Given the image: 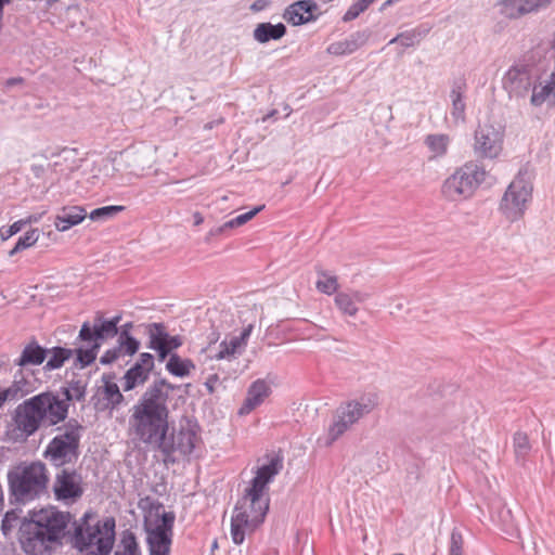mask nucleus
I'll use <instances>...</instances> for the list:
<instances>
[{
    "instance_id": "obj_1",
    "label": "nucleus",
    "mask_w": 555,
    "mask_h": 555,
    "mask_svg": "<svg viewBox=\"0 0 555 555\" xmlns=\"http://www.w3.org/2000/svg\"><path fill=\"white\" fill-rule=\"evenodd\" d=\"M70 521L69 512L53 506L28 511L27 521L22 526V550L27 555L54 553L69 537Z\"/></svg>"
},
{
    "instance_id": "obj_2",
    "label": "nucleus",
    "mask_w": 555,
    "mask_h": 555,
    "mask_svg": "<svg viewBox=\"0 0 555 555\" xmlns=\"http://www.w3.org/2000/svg\"><path fill=\"white\" fill-rule=\"evenodd\" d=\"M87 384L72 378L61 387L62 397L51 390L40 392L20 403L11 416H67L70 402L85 400Z\"/></svg>"
},
{
    "instance_id": "obj_3",
    "label": "nucleus",
    "mask_w": 555,
    "mask_h": 555,
    "mask_svg": "<svg viewBox=\"0 0 555 555\" xmlns=\"http://www.w3.org/2000/svg\"><path fill=\"white\" fill-rule=\"evenodd\" d=\"M89 518L90 514L86 513L78 521H74L69 543L79 555H109L116 540L115 518L108 516L94 525L89 522Z\"/></svg>"
},
{
    "instance_id": "obj_4",
    "label": "nucleus",
    "mask_w": 555,
    "mask_h": 555,
    "mask_svg": "<svg viewBox=\"0 0 555 555\" xmlns=\"http://www.w3.org/2000/svg\"><path fill=\"white\" fill-rule=\"evenodd\" d=\"M7 478L11 503L26 504L47 492L49 477L41 462L17 466L8 472Z\"/></svg>"
},
{
    "instance_id": "obj_5",
    "label": "nucleus",
    "mask_w": 555,
    "mask_h": 555,
    "mask_svg": "<svg viewBox=\"0 0 555 555\" xmlns=\"http://www.w3.org/2000/svg\"><path fill=\"white\" fill-rule=\"evenodd\" d=\"M250 487L237 501L231 518V537L233 543L240 545L245 540L246 532H253L263 522L269 511V494L258 492L254 498Z\"/></svg>"
},
{
    "instance_id": "obj_6",
    "label": "nucleus",
    "mask_w": 555,
    "mask_h": 555,
    "mask_svg": "<svg viewBox=\"0 0 555 555\" xmlns=\"http://www.w3.org/2000/svg\"><path fill=\"white\" fill-rule=\"evenodd\" d=\"M485 179V168L476 162H467L444 180L441 193L448 201L467 199L473 196Z\"/></svg>"
},
{
    "instance_id": "obj_7",
    "label": "nucleus",
    "mask_w": 555,
    "mask_h": 555,
    "mask_svg": "<svg viewBox=\"0 0 555 555\" xmlns=\"http://www.w3.org/2000/svg\"><path fill=\"white\" fill-rule=\"evenodd\" d=\"M82 426L73 418L65 430L56 435L48 444L44 457L55 467L75 462L79 456L80 430Z\"/></svg>"
},
{
    "instance_id": "obj_8",
    "label": "nucleus",
    "mask_w": 555,
    "mask_h": 555,
    "mask_svg": "<svg viewBox=\"0 0 555 555\" xmlns=\"http://www.w3.org/2000/svg\"><path fill=\"white\" fill-rule=\"evenodd\" d=\"M532 191L533 186L527 169H520L507 186L500 203V210L507 220L514 222L522 218L528 203L532 198Z\"/></svg>"
},
{
    "instance_id": "obj_9",
    "label": "nucleus",
    "mask_w": 555,
    "mask_h": 555,
    "mask_svg": "<svg viewBox=\"0 0 555 555\" xmlns=\"http://www.w3.org/2000/svg\"><path fill=\"white\" fill-rule=\"evenodd\" d=\"M131 430L139 441L165 453L169 430L168 418H133Z\"/></svg>"
},
{
    "instance_id": "obj_10",
    "label": "nucleus",
    "mask_w": 555,
    "mask_h": 555,
    "mask_svg": "<svg viewBox=\"0 0 555 555\" xmlns=\"http://www.w3.org/2000/svg\"><path fill=\"white\" fill-rule=\"evenodd\" d=\"M197 428V424L192 418H182L179 427L172 426L171 433H168L165 454L173 452L182 455L191 454L201 440Z\"/></svg>"
},
{
    "instance_id": "obj_11",
    "label": "nucleus",
    "mask_w": 555,
    "mask_h": 555,
    "mask_svg": "<svg viewBox=\"0 0 555 555\" xmlns=\"http://www.w3.org/2000/svg\"><path fill=\"white\" fill-rule=\"evenodd\" d=\"M504 131L500 126L486 122L475 131L474 151L478 157L493 159L502 152Z\"/></svg>"
},
{
    "instance_id": "obj_12",
    "label": "nucleus",
    "mask_w": 555,
    "mask_h": 555,
    "mask_svg": "<svg viewBox=\"0 0 555 555\" xmlns=\"http://www.w3.org/2000/svg\"><path fill=\"white\" fill-rule=\"evenodd\" d=\"M167 393L153 383L141 397L138 404L133 406L132 416H168L169 410L166 405Z\"/></svg>"
},
{
    "instance_id": "obj_13",
    "label": "nucleus",
    "mask_w": 555,
    "mask_h": 555,
    "mask_svg": "<svg viewBox=\"0 0 555 555\" xmlns=\"http://www.w3.org/2000/svg\"><path fill=\"white\" fill-rule=\"evenodd\" d=\"M82 477L76 470L63 468L56 474L53 483V492L57 500L76 501L83 494Z\"/></svg>"
},
{
    "instance_id": "obj_14",
    "label": "nucleus",
    "mask_w": 555,
    "mask_h": 555,
    "mask_svg": "<svg viewBox=\"0 0 555 555\" xmlns=\"http://www.w3.org/2000/svg\"><path fill=\"white\" fill-rule=\"evenodd\" d=\"M118 334V327H114L113 322L104 319L102 312H96L93 324L86 321L82 323L78 339L85 343H102L103 340L114 338Z\"/></svg>"
},
{
    "instance_id": "obj_15",
    "label": "nucleus",
    "mask_w": 555,
    "mask_h": 555,
    "mask_svg": "<svg viewBox=\"0 0 555 555\" xmlns=\"http://www.w3.org/2000/svg\"><path fill=\"white\" fill-rule=\"evenodd\" d=\"M533 80L527 66L511 67L503 78V87L509 96L524 98L532 88Z\"/></svg>"
},
{
    "instance_id": "obj_16",
    "label": "nucleus",
    "mask_w": 555,
    "mask_h": 555,
    "mask_svg": "<svg viewBox=\"0 0 555 555\" xmlns=\"http://www.w3.org/2000/svg\"><path fill=\"white\" fill-rule=\"evenodd\" d=\"M319 7L314 0H298L289 4L283 13V18L293 26L315 22L321 13H315Z\"/></svg>"
},
{
    "instance_id": "obj_17",
    "label": "nucleus",
    "mask_w": 555,
    "mask_h": 555,
    "mask_svg": "<svg viewBox=\"0 0 555 555\" xmlns=\"http://www.w3.org/2000/svg\"><path fill=\"white\" fill-rule=\"evenodd\" d=\"M115 374H104L102 376L104 385L91 398V402L96 411H103L107 408L114 409L124 400L118 385L113 382Z\"/></svg>"
},
{
    "instance_id": "obj_18",
    "label": "nucleus",
    "mask_w": 555,
    "mask_h": 555,
    "mask_svg": "<svg viewBox=\"0 0 555 555\" xmlns=\"http://www.w3.org/2000/svg\"><path fill=\"white\" fill-rule=\"evenodd\" d=\"M283 469L282 456L275 454L270 457L269 462L258 467L256 476L250 481V488L254 498L258 492L268 493V485Z\"/></svg>"
},
{
    "instance_id": "obj_19",
    "label": "nucleus",
    "mask_w": 555,
    "mask_h": 555,
    "mask_svg": "<svg viewBox=\"0 0 555 555\" xmlns=\"http://www.w3.org/2000/svg\"><path fill=\"white\" fill-rule=\"evenodd\" d=\"M377 404L376 393H365L357 400L343 402L336 409V416H364L374 412Z\"/></svg>"
},
{
    "instance_id": "obj_20",
    "label": "nucleus",
    "mask_w": 555,
    "mask_h": 555,
    "mask_svg": "<svg viewBox=\"0 0 555 555\" xmlns=\"http://www.w3.org/2000/svg\"><path fill=\"white\" fill-rule=\"evenodd\" d=\"M552 0H502V13L512 20L538 12L551 4Z\"/></svg>"
},
{
    "instance_id": "obj_21",
    "label": "nucleus",
    "mask_w": 555,
    "mask_h": 555,
    "mask_svg": "<svg viewBox=\"0 0 555 555\" xmlns=\"http://www.w3.org/2000/svg\"><path fill=\"white\" fill-rule=\"evenodd\" d=\"M48 354L49 349L40 346L34 338L24 347L21 356L14 361V364L22 369L29 365H40L44 362Z\"/></svg>"
},
{
    "instance_id": "obj_22",
    "label": "nucleus",
    "mask_w": 555,
    "mask_h": 555,
    "mask_svg": "<svg viewBox=\"0 0 555 555\" xmlns=\"http://www.w3.org/2000/svg\"><path fill=\"white\" fill-rule=\"evenodd\" d=\"M270 393V387L263 380H256L248 388L247 396L243 405L238 410V415L249 414L259 404H261Z\"/></svg>"
},
{
    "instance_id": "obj_23",
    "label": "nucleus",
    "mask_w": 555,
    "mask_h": 555,
    "mask_svg": "<svg viewBox=\"0 0 555 555\" xmlns=\"http://www.w3.org/2000/svg\"><path fill=\"white\" fill-rule=\"evenodd\" d=\"M87 217V211L80 206L63 207L55 216L54 225L57 231L65 232L79 224Z\"/></svg>"
},
{
    "instance_id": "obj_24",
    "label": "nucleus",
    "mask_w": 555,
    "mask_h": 555,
    "mask_svg": "<svg viewBox=\"0 0 555 555\" xmlns=\"http://www.w3.org/2000/svg\"><path fill=\"white\" fill-rule=\"evenodd\" d=\"M467 83L464 77H457L452 81L450 98L452 101L451 115L455 120L465 119L466 104L463 100Z\"/></svg>"
},
{
    "instance_id": "obj_25",
    "label": "nucleus",
    "mask_w": 555,
    "mask_h": 555,
    "mask_svg": "<svg viewBox=\"0 0 555 555\" xmlns=\"http://www.w3.org/2000/svg\"><path fill=\"white\" fill-rule=\"evenodd\" d=\"M287 33V28L283 23L271 24L269 22L259 23L254 31V39L263 44L269 42L270 40H280Z\"/></svg>"
},
{
    "instance_id": "obj_26",
    "label": "nucleus",
    "mask_w": 555,
    "mask_h": 555,
    "mask_svg": "<svg viewBox=\"0 0 555 555\" xmlns=\"http://www.w3.org/2000/svg\"><path fill=\"white\" fill-rule=\"evenodd\" d=\"M23 511L21 508H15L8 511L1 522V530L5 537H11V534L17 529V540L20 545L22 546V526L27 521V515L22 516Z\"/></svg>"
},
{
    "instance_id": "obj_27",
    "label": "nucleus",
    "mask_w": 555,
    "mask_h": 555,
    "mask_svg": "<svg viewBox=\"0 0 555 555\" xmlns=\"http://www.w3.org/2000/svg\"><path fill=\"white\" fill-rule=\"evenodd\" d=\"M146 544L150 555H169L172 538L160 531H146Z\"/></svg>"
},
{
    "instance_id": "obj_28",
    "label": "nucleus",
    "mask_w": 555,
    "mask_h": 555,
    "mask_svg": "<svg viewBox=\"0 0 555 555\" xmlns=\"http://www.w3.org/2000/svg\"><path fill=\"white\" fill-rule=\"evenodd\" d=\"M428 31L429 29L424 26L405 30L392 38L388 44L399 43L402 48H411L418 44L427 36Z\"/></svg>"
},
{
    "instance_id": "obj_29",
    "label": "nucleus",
    "mask_w": 555,
    "mask_h": 555,
    "mask_svg": "<svg viewBox=\"0 0 555 555\" xmlns=\"http://www.w3.org/2000/svg\"><path fill=\"white\" fill-rule=\"evenodd\" d=\"M195 369V364L191 359H183L178 353L170 354L166 370L176 377H186L191 371Z\"/></svg>"
},
{
    "instance_id": "obj_30",
    "label": "nucleus",
    "mask_w": 555,
    "mask_h": 555,
    "mask_svg": "<svg viewBox=\"0 0 555 555\" xmlns=\"http://www.w3.org/2000/svg\"><path fill=\"white\" fill-rule=\"evenodd\" d=\"M4 389L5 390H13L14 392H16L12 398H10L11 402H16L20 399H22L25 396H27L30 392H33L34 391V386H33V384L29 380H27L24 377L23 371L18 370L14 374V379L11 383V385L9 387H5Z\"/></svg>"
},
{
    "instance_id": "obj_31",
    "label": "nucleus",
    "mask_w": 555,
    "mask_h": 555,
    "mask_svg": "<svg viewBox=\"0 0 555 555\" xmlns=\"http://www.w3.org/2000/svg\"><path fill=\"white\" fill-rule=\"evenodd\" d=\"M149 376L150 372L134 363L124 375V390L129 391L139 385H143L149 379Z\"/></svg>"
},
{
    "instance_id": "obj_32",
    "label": "nucleus",
    "mask_w": 555,
    "mask_h": 555,
    "mask_svg": "<svg viewBox=\"0 0 555 555\" xmlns=\"http://www.w3.org/2000/svg\"><path fill=\"white\" fill-rule=\"evenodd\" d=\"M49 353H51V356L43 369L46 371H53L62 367L64 363L73 357L74 350L56 346L49 349Z\"/></svg>"
},
{
    "instance_id": "obj_33",
    "label": "nucleus",
    "mask_w": 555,
    "mask_h": 555,
    "mask_svg": "<svg viewBox=\"0 0 555 555\" xmlns=\"http://www.w3.org/2000/svg\"><path fill=\"white\" fill-rule=\"evenodd\" d=\"M358 418H339L328 426L327 434L323 438L324 446L333 444L346 430H348Z\"/></svg>"
},
{
    "instance_id": "obj_34",
    "label": "nucleus",
    "mask_w": 555,
    "mask_h": 555,
    "mask_svg": "<svg viewBox=\"0 0 555 555\" xmlns=\"http://www.w3.org/2000/svg\"><path fill=\"white\" fill-rule=\"evenodd\" d=\"M146 334L149 336L147 347H160L165 346L168 339L169 333L164 323H150L146 325Z\"/></svg>"
},
{
    "instance_id": "obj_35",
    "label": "nucleus",
    "mask_w": 555,
    "mask_h": 555,
    "mask_svg": "<svg viewBox=\"0 0 555 555\" xmlns=\"http://www.w3.org/2000/svg\"><path fill=\"white\" fill-rule=\"evenodd\" d=\"M114 555H141L135 534L130 530H125L121 534L118 548Z\"/></svg>"
},
{
    "instance_id": "obj_36",
    "label": "nucleus",
    "mask_w": 555,
    "mask_h": 555,
    "mask_svg": "<svg viewBox=\"0 0 555 555\" xmlns=\"http://www.w3.org/2000/svg\"><path fill=\"white\" fill-rule=\"evenodd\" d=\"M450 143L448 134H428L425 138V144L433 153V157H442L447 154Z\"/></svg>"
},
{
    "instance_id": "obj_37",
    "label": "nucleus",
    "mask_w": 555,
    "mask_h": 555,
    "mask_svg": "<svg viewBox=\"0 0 555 555\" xmlns=\"http://www.w3.org/2000/svg\"><path fill=\"white\" fill-rule=\"evenodd\" d=\"M100 348H101L100 343H91V346L89 348L79 347V348L75 349L74 350V353H76L75 366L85 369V367L91 365L95 361Z\"/></svg>"
},
{
    "instance_id": "obj_38",
    "label": "nucleus",
    "mask_w": 555,
    "mask_h": 555,
    "mask_svg": "<svg viewBox=\"0 0 555 555\" xmlns=\"http://www.w3.org/2000/svg\"><path fill=\"white\" fill-rule=\"evenodd\" d=\"M335 305L339 311L349 317H354L358 312V307L354 304V299L349 293L338 292L335 296Z\"/></svg>"
},
{
    "instance_id": "obj_39",
    "label": "nucleus",
    "mask_w": 555,
    "mask_h": 555,
    "mask_svg": "<svg viewBox=\"0 0 555 555\" xmlns=\"http://www.w3.org/2000/svg\"><path fill=\"white\" fill-rule=\"evenodd\" d=\"M18 428L23 430L26 437L33 435L39 428L42 421L46 418H13ZM50 421L49 425H56L59 422L64 421L65 418H48Z\"/></svg>"
},
{
    "instance_id": "obj_40",
    "label": "nucleus",
    "mask_w": 555,
    "mask_h": 555,
    "mask_svg": "<svg viewBox=\"0 0 555 555\" xmlns=\"http://www.w3.org/2000/svg\"><path fill=\"white\" fill-rule=\"evenodd\" d=\"M117 350L120 356H133L140 349V341L132 335L118 336Z\"/></svg>"
},
{
    "instance_id": "obj_41",
    "label": "nucleus",
    "mask_w": 555,
    "mask_h": 555,
    "mask_svg": "<svg viewBox=\"0 0 555 555\" xmlns=\"http://www.w3.org/2000/svg\"><path fill=\"white\" fill-rule=\"evenodd\" d=\"M126 209L121 205H109L93 209L89 217L92 221H106Z\"/></svg>"
},
{
    "instance_id": "obj_42",
    "label": "nucleus",
    "mask_w": 555,
    "mask_h": 555,
    "mask_svg": "<svg viewBox=\"0 0 555 555\" xmlns=\"http://www.w3.org/2000/svg\"><path fill=\"white\" fill-rule=\"evenodd\" d=\"M322 279L315 283L317 289L323 294L332 295L337 292L338 282L335 275H328L325 271H318Z\"/></svg>"
},
{
    "instance_id": "obj_43",
    "label": "nucleus",
    "mask_w": 555,
    "mask_h": 555,
    "mask_svg": "<svg viewBox=\"0 0 555 555\" xmlns=\"http://www.w3.org/2000/svg\"><path fill=\"white\" fill-rule=\"evenodd\" d=\"M39 238V231L38 229H31L27 231L24 235L20 236L15 246L10 251V256H13L33 245L36 244V242Z\"/></svg>"
},
{
    "instance_id": "obj_44",
    "label": "nucleus",
    "mask_w": 555,
    "mask_h": 555,
    "mask_svg": "<svg viewBox=\"0 0 555 555\" xmlns=\"http://www.w3.org/2000/svg\"><path fill=\"white\" fill-rule=\"evenodd\" d=\"M555 86V74L553 73L551 76V82L543 86L540 91H537V88L533 87L532 95H531V104L533 106H540L544 103L546 98L552 93Z\"/></svg>"
},
{
    "instance_id": "obj_45",
    "label": "nucleus",
    "mask_w": 555,
    "mask_h": 555,
    "mask_svg": "<svg viewBox=\"0 0 555 555\" xmlns=\"http://www.w3.org/2000/svg\"><path fill=\"white\" fill-rule=\"evenodd\" d=\"M302 404H299L301 406ZM298 412L306 416H317L319 414L327 415L330 410L327 409V403L322 402L321 400H311L305 404L304 410L300 408L297 409Z\"/></svg>"
},
{
    "instance_id": "obj_46",
    "label": "nucleus",
    "mask_w": 555,
    "mask_h": 555,
    "mask_svg": "<svg viewBox=\"0 0 555 555\" xmlns=\"http://www.w3.org/2000/svg\"><path fill=\"white\" fill-rule=\"evenodd\" d=\"M243 346H245L244 343L241 341L237 336L232 337L229 343L224 340V341H222L220 344V350L217 353L216 358L218 360H221V359H224L227 357L233 356Z\"/></svg>"
},
{
    "instance_id": "obj_47",
    "label": "nucleus",
    "mask_w": 555,
    "mask_h": 555,
    "mask_svg": "<svg viewBox=\"0 0 555 555\" xmlns=\"http://www.w3.org/2000/svg\"><path fill=\"white\" fill-rule=\"evenodd\" d=\"M326 51L328 54L336 56L349 55L356 52L348 37L344 40L331 43Z\"/></svg>"
},
{
    "instance_id": "obj_48",
    "label": "nucleus",
    "mask_w": 555,
    "mask_h": 555,
    "mask_svg": "<svg viewBox=\"0 0 555 555\" xmlns=\"http://www.w3.org/2000/svg\"><path fill=\"white\" fill-rule=\"evenodd\" d=\"M176 516L172 512H164L160 517V524L157 525L153 529H147V531L156 532L160 531L165 535L172 538V528L175 524Z\"/></svg>"
},
{
    "instance_id": "obj_49",
    "label": "nucleus",
    "mask_w": 555,
    "mask_h": 555,
    "mask_svg": "<svg viewBox=\"0 0 555 555\" xmlns=\"http://www.w3.org/2000/svg\"><path fill=\"white\" fill-rule=\"evenodd\" d=\"M463 537L457 529H453L451 532L449 555H463Z\"/></svg>"
},
{
    "instance_id": "obj_50",
    "label": "nucleus",
    "mask_w": 555,
    "mask_h": 555,
    "mask_svg": "<svg viewBox=\"0 0 555 555\" xmlns=\"http://www.w3.org/2000/svg\"><path fill=\"white\" fill-rule=\"evenodd\" d=\"M371 37L370 29L358 30L348 36L353 49L357 51L363 47Z\"/></svg>"
},
{
    "instance_id": "obj_51",
    "label": "nucleus",
    "mask_w": 555,
    "mask_h": 555,
    "mask_svg": "<svg viewBox=\"0 0 555 555\" xmlns=\"http://www.w3.org/2000/svg\"><path fill=\"white\" fill-rule=\"evenodd\" d=\"M514 448L518 456L527 454L530 450L528 436L524 433H516L514 435Z\"/></svg>"
},
{
    "instance_id": "obj_52",
    "label": "nucleus",
    "mask_w": 555,
    "mask_h": 555,
    "mask_svg": "<svg viewBox=\"0 0 555 555\" xmlns=\"http://www.w3.org/2000/svg\"><path fill=\"white\" fill-rule=\"evenodd\" d=\"M263 208H264V205L257 206L254 209L231 219L230 224H232L234 229L238 228V227L245 224L246 222H248L249 220H251Z\"/></svg>"
},
{
    "instance_id": "obj_53",
    "label": "nucleus",
    "mask_w": 555,
    "mask_h": 555,
    "mask_svg": "<svg viewBox=\"0 0 555 555\" xmlns=\"http://www.w3.org/2000/svg\"><path fill=\"white\" fill-rule=\"evenodd\" d=\"M429 390L431 393H438L440 397H448L454 395L455 392H459L455 385H442L440 383H435L434 385H430Z\"/></svg>"
},
{
    "instance_id": "obj_54",
    "label": "nucleus",
    "mask_w": 555,
    "mask_h": 555,
    "mask_svg": "<svg viewBox=\"0 0 555 555\" xmlns=\"http://www.w3.org/2000/svg\"><path fill=\"white\" fill-rule=\"evenodd\" d=\"M232 229L234 228L232 224H230V220L219 227L211 228L205 236V243H211L214 237L221 236Z\"/></svg>"
},
{
    "instance_id": "obj_55",
    "label": "nucleus",
    "mask_w": 555,
    "mask_h": 555,
    "mask_svg": "<svg viewBox=\"0 0 555 555\" xmlns=\"http://www.w3.org/2000/svg\"><path fill=\"white\" fill-rule=\"evenodd\" d=\"M26 224H27V221L18 220V221H15L13 224H11L7 230H1L0 233H1L2 240H8L9 237L15 235Z\"/></svg>"
},
{
    "instance_id": "obj_56",
    "label": "nucleus",
    "mask_w": 555,
    "mask_h": 555,
    "mask_svg": "<svg viewBox=\"0 0 555 555\" xmlns=\"http://www.w3.org/2000/svg\"><path fill=\"white\" fill-rule=\"evenodd\" d=\"M135 364H139L140 367L146 370L147 372H152L154 369V356L149 352H143L139 356Z\"/></svg>"
},
{
    "instance_id": "obj_57",
    "label": "nucleus",
    "mask_w": 555,
    "mask_h": 555,
    "mask_svg": "<svg viewBox=\"0 0 555 555\" xmlns=\"http://www.w3.org/2000/svg\"><path fill=\"white\" fill-rule=\"evenodd\" d=\"M121 356L115 346L114 348L106 350L102 354V357L100 358V363L103 365H108L115 362Z\"/></svg>"
},
{
    "instance_id": "obj_58",
    "label": "nucleus",
    "mask_w": 555,
    "mask_h": 555,
    "mask_svg": "<svg viewBox=\"0 0 555 555\" xmlns=\"http://www.w3.org/2000/svg\"><path fill=\"white\" fill-rule=\"evenodd\" d=\"M363 12L364 11L362 10V8L359 7L357 4V2H354L353 4L350 5V8L347 10L345 15L343 16V21L346 22V23L350 22V21H353Z\"/></svg>"
},
{
    "instance_id": "obj_59",
    "label": "nucleus",
    "mask_w": 555,
    "mask_h": 555,
    "mask_svg": "<svg viewBox=\"0 0 555 555\" xmlns=\"http://www.w3.org/2000/svg\"><path fill=\"white\" fill-rule=\"evenodd\" d=\"M183 345V339L180 335H175V336H171L169 335L168 336V339L166 341V345L165 347L171 352L173 353L172 351L173 350H177L178 348H180L181 346Z\"/></svg>"
},
{
    "instance_id": "obj_60",
    "label": "nucleus",
    "mask_w": 555,
    "mask_h": 555,
    "mask_svg": "<svg viewBox=\"0 0 555 555\" xmlns=\"http://www.w3.org/2000/svg\"><path fill=\"white\" fill-rule=\"evenodd\" d=\"M154 384L157 386V388H160L162 392H165L167 393V396L169 395V391H173L176 389H179L180 386H177V385H173V384H170L167 379L165 378H159V379H155L154 380Z\"/></svg>"
},
{
    "instance_id": "obj_61",
    "label": "nucleus",
    "mask_w": 555,
    "mask_h": 555,
    "mask_svg": "<svg viewBox=\"0 0 555 555\" xmlns=\"http://www.w3.org/2000/svg\"><path fill=\"white\" fill-rule=\"evenodd\" d=\"M272 0H255L249 9L251 12H260V11H263L266 10L270 4H271Z\"/></svg>"
},
{
    "instance_id": "obj_62",
    "label": "nucleus",
    "mask_w": 555,
    "mask_h": 555,
    "mask_svg": "<svg viewBox=\"0 0 555 555\" xmlns=\"http://www.w3.org/2000/svg\"><path fill=\"white\" fill-rule=\"evenodd\" d=\"M349 294L354 299V304L356 305L357 304H363V302H365L371 297L370 293L363 292V291H352Z\"/></svg>"
},
{
    "instance_id": "obj_63",
    "label": "nucleus",
    "mask_w": 555,
    "mask_h": 555,
    "mask_svg": "<svg viewBox=\"0 0 555 555\" xmlns=\"http://www.w3.org/2000/svg\"><path fill=\"white\" fill-rule=\"evenodd\" d=\"M149 349L155 350L157 353L158 361L163 362L172 354L165 346L160 347H147Z\"/></svg>"
},
{
    "instance_id": "obj_64",
    "label": "nucleus",
    "mask_w": 555,
    "mask_h": 555,
    "mask_svg": "<svg viewBox=\"0 0 555 555\" xmlns=\"http://www.w3.org/2000/svg\"><path fill=\"white\" fill-rule=\"evenodd\" d=\"M16 392L13 390H5L4 388H0V410L5 403H10L12 398Z\"/></svg>"
}]
</instances>
